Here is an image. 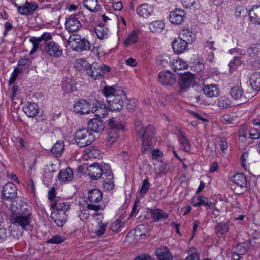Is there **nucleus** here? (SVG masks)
Masks as SVG:
<instances>
[{
    "label": "nucleus",
    "mask_w": 260,
    "mask_h": 260,
    "mask_svg": "<svg viewBox=\"0 0 260 260\" xmlns=\"http://www.w3.org/2000/svg\"><path fill=\"white\" fill-rule=\"evenodd\" d=\"M30 41L33 45L30 54L35 53L39 47L43 48L44 52L51 57L58 58L62 54V48L52 40V36L49 32H44L41 37L35 38Z\"/></svg>",
    "instance_id": "obj_1"
},
{
    "label": "nucleus",
    "mask_w": 260,
    "mask_h": 260,
    "mask_svg": "<svg viewBox=\"0 0 260 260\" xmlns=\"http://www.w3.org/2000/svg\"><path fill=\"white\" fill-rule=\"evenodd\" d=\"M108 125L109 131L106 139V142L107 145L110 146L117 140L118 132L124 131V118L120 120L118 117H112L108 120Z\"/></svg>",
    "instance_id": "obj_2"
},
{
    "label": "nucleus",
    "mask_w": 260,
    "mask_h": 260,
    "mask_svg": "<svg viewBox=\"0 0 260 260\" xmlns=\"http://www.w3.org/2000/svg\"><path fill=\"white\" fill-rule=\"evenodd\" d=\"M88 175L92 180L101 178L102 175H110L111 170L110 165L104 164L93 163L87 168Z\"/></svg>",
    "instance_id": "obj_3"
},
{
    "label": "nucleus",
    "mask_w": 260,
    "mask_h": 260,
    "mask_svg": "<svg viewBox=\"0 0 260 260\" xmlns=\"http://www.w3.org/2000/svg\"><path fill=\"white\" fill-rule=\"evenodd\" d=\"M68 44L74 50L77 52L89 50L90 48L89 42L78 35L71 36L68 40Z\"/></svg>",
    "instance_id": "obj_4"
},
{
    "label": "nucleus",
    "mask_w": 260,
    "mask_h": 260,
    "mask_svg": "<svg viewBox=\"0 0 260 260\" xmlns=\"http://www.w3.org/2000/svg\"><path fill=\"white\" fill-rule=\"evenodd\" d=\"M110 71V68L104 64L93 62L87 68V74L94 79H101L103 77L106 72Z\"/></svg>",
    "instance_id": "obj_5"
},
{
    "label": "nucleus",
    "mask_w": 260,
    "mask_h": 260,
    "mask_svg": "<svg viewBox=\"0 0 260 260\" xmlns=\"http://www.w3.org/2000/svg\"><path fill=\"white\" fill-rule=\"evenodd\" d=\"M75 136L76 141L81 147L90 145L94 140V135L86 128L79 129Z\"/></svg>",
    "instance_id": "obj_6"
},
{
    "label": "nucleus",
    "mask_w": 260,
    "mask_h": 260,
    "mask_svg": "<svg viewBox=\"0 0 260 260\" xmlns=\"http://www.w3.org/2000/svg\"><path fill=\"white\" fill-rule=\"evenodd\" d=\"M102 198V193L99 189L95 188L89 190L88 193V200L90 203L87 205L88 209L94 211L101 209V206L96 204L101 202Z\"/></svg>",
    "instance_id": "obj_7"
},
{
    "label": "nucleus",
    "mask_w": 260,
    "mask_h": 260,
    "mask_svg": "<svg viewBox=\"0 0 260 260\" xmlns=\"http://www.w3.org/2000/svg\"><path fill=\"white\" fill-rule=\"evenodd\" d=\"M155 134V128L152 125H148L144 129L141 138L142 139V151L147 153L151 146V139Z\"/></svg>",
    "instance_id": "obj_8"
},
{
    "label": "nucleus",
    "mask_w": 260,
    "mask_h": 260,
    "mask_svg": "<svg viewBox=\"0 0 260 260\" xmlns=\"http://www.w3.org/2000/svg\"><path fill=\"white\" fill-rule=\"evenodd\" d=\"M81 16L82 14H79L69 16L65 23L66 29L70 32H76L79 30L82 26L80 22Z\"/></svg>",
    "instance_id": "obj_9"
},
{
    "label": "nucleus",
    "mask_w": 260,
    "mask_h": 260,
    "mask_svg": "<svg viewBox=\"0 0 260 260\" xmlns=\"http://www.w3.org/2000/svg\"><path fill=\"white\" fill-rule=\"evenodd\" d=\"M22 5L15 1L12 2V4L17 8L18 13L21 15H31L38 8V4L35 2H28L25 1Z\"/></svg>",
    "instance_id": "obj_10"
},
{
    "label": "nucleus",
    "mask_w": 260,
    "mask_h": 260,
    "mask_svg": "<svg viewBox=\"0 0 260 260\" xmlns=\"http://www.w3.org/2000/svg\"><path fill=\"white\" fill-rule=\"evenodd\" d=\"M2 196L5 201H10L11 203L15 201L17 197V188L12 182H9L3 187Z\"/></svg>",
    "instance_id": "obj_11"
},
{
    "label": "nucleus",
    "mask_w": 260,
    "mask_h": 260,
    "mask_svg": "<svg viewBox=\"0 0 260 260\" xmlns=\"http://www.w3.org/2000/svg\"><path fill=\"white\" fill-rule=\"evenodd\" d=\"M14 215H22L30 214L28 212L26 203L23 202L21 199H17L11 203L10 208Z\"/></svg>",
    "instance_id": "obj_12"
},
{
    "label": "nucleus",
    "mask_w": 260,
    "mask_h": 260,
    "mask_svg": "<svg viewBox=\"0 0 260 260\" xmlns=\"http://www.w3.org/2000/svg\"><path fill=\"white\" fill-rule=\"evenodd\" d=\"M158 80L163 85L170 86L173 85L176 81L175 75L169 71H164L159 72L158 75Z\"/></svg>",
    "instance_id": "obj_13"
},
{
    "label": "nucleus",
    "mask_w": 260,
    "mask_h": 260,
    "mask_svg": "<svg viewBox=\"0 0 260 260\" xmlns=\"http://www.w3.org/2000/svg\"><path fill=\"white\" fill-rule=\"evenodd\" d=\"M194 79V74L186 72L180 76L178 84L182 91H186L192 84Z\"/></svg>",
    "instance_id": "obj_14"
},
{
    "label": "nucleus",
    "mask_w": 260,
    "mask_h": 260,
    "mask_svg": "<svg viewBox=\"0 0 260 260\" xmlns=\"http://www.w3.org/2000/svg\"><path fill=\"white\" fill-rule=\"evenodd\" d=\"M90 103L84 100H79L74 105L75 113L83 115L88 114L90 111Z\"/></svg>",
    "instance_id": "obj_15"
},
{
    "label": "nucleus",
    "mask_w": 260,
    "mask_h": 260,
    "mask_svg": "<svg viewBox=\"0 0 260 260\" xmlns=\"http://www.w3.org/2000/svg\"><path fill=\"white\" fill-rule=\"evenodd\" d=\"M108 107L112 111H119L123 106V102L121 97L118 95L110 96V99L107 101Z\"/></svg>",
    "instance_id": "obj_16"
},
{
    "label": "nucleus",
    "mask_w": 260,
    "mask_h": 260,
    "mask_svg": "<svg viewBox=\"0 0 260 260\" xmlns=\"http://www.w3.org/2000/svg\"><path fill=\"white\" fill-rule=\"evenodd\" d=\"M232 98L235 100H238L241 103H244L247 101V98L245 93L240 85H237L232 87L230 91Z\"/></svg>",
    "instance_id": "obj_17"
},
{
    "label": "nucleus",
    "mask_w": 260,
    "mask_h": 260,
    "mask_svg": "<svg viewBox=\"0 0 260 260\" xmlns=\"http://www.w3.org/2000/svg\"><path fill=\"white\" fill-rule=\"evenodd\" d=\"M154 7L149 4H143L138 6L137 8V14L144 18H148L153 14Z\"/></svg>",
    "instance_id": "obj_18"
},
{
    "label": "nucleus",
    "mask_w": 260,
    "mask_h": 260,
    "mask_svg": "<svg viewBox=\"0 0 260 260\" xmlns=\"http://www.w3.org/2000/svg\"><path fill=\"white\" fill-rule=\"evenodd\" d=\"M184 17L185 12L184 11L176 9L170 12L169 18L172 24L179 25L183 21Z\"/></svg>",
    "instance_id": "obj_19"
},
{
    "label": "nucleus",
    "mask_w": 260,
    "mask_h": 260,
    "mask_svg": "<svg viewBox=\"0 0 260 260\" xmlns=\"http://www.w3.org/2000/svg\"><path fill=\"white\" fill-rule=\"evenodd\" d=\"M104 127L103 122L100 119H91L88 122V129L94 133H99L103 132Z\"/></svg>",
    "instance_id": "obj_20"
},
{
    "label": "nucleus",
    "mask_w": 260,
    "mask_h": 260,
    "mask_svg": "<svg viewBox=\"0 0 260 260\" xmlns=\"http://www.w3.org/2000/svg\"><path fill=\"white\" fill-rule=\"evenodd\" d=\"M51 217L59 226H62L67 219V212L54 211L51 213Z\"/></svg>",
    "instance_id": "obj_21"
},
{
    "label": "nucleus",
    "mask_w": 260,
    "mask_h": 260,
    "mask_svg": "<svg viewBox=\"0 0 260 260\" xmlns=\"http://www.w3.org/2000/svg\"><path fill=\"white\" fill-rule=\"evenodd\" d=\"M23 110L28 117H34L39 113V109L37 104L28 102L23 107Z\"/></svg>",
    "instance_id": "obj_22"
},
{
    "label": "nucleus",
    "mask_w": 260,
    "mask_h": 260,
    "mask_svg": "<svg viewBox=\"0 0 260 260\" xmlns=\"http://www.w3.org/2000/svg\"><path fill=\"white\" fill-rule=\"evenodd\" d=\"M172 45L174 52L181 54L187 50L188 43L179 38L172 42Z\"/></svg>",
    "instance_id": "obj_23"
},
{
    "label": "nucleus",
    "mask_w": 260,
    "mask_h": 260,
    "mask_svg": "<svg viewBox=\"0 0 260 260\" xmlns=\"http://www.w3.org/2000/svg\"><path fill=\"white\" fill-rule=\"evenodd\" d=\"M192 205L193 207L204 206L210 208L214 207V204L209 202V199L204 196L193 197L192 199Z\"/></svg>",
    "instance_id": "obj_24"
},
{
    "label": "nucleus",
    "mask_w": 260,
    "mask_h": 260,
    "mask_svg": "<svg viewBox=\"0 0 260 260\" xmlns=\"http://www.w3.org/2000/svg\"><path fill=\"white\" fill-rule=\"evenodd\" d=\"M149 212L154 222L165 220L169 217L168 213L159 209H151L149 210Z\"/></svg>",
    "instance_id": "obj_25"
},
{
    "label": "nucleus",
    "mask_w": 260,
    "mask_h": 260,
    "mask_svg": "<svg viewBox=\"0 0 260 260\" xmlns=\"http://www.w3.org/2000/svg\"><path fill=\"white\" fill-rule=\"evenodd\" d=\"M58 178L60 182H67L72 181L74 178L73 170L68 168L60 170L58 175Z\"/></svg>",
    "instance_id": "obj_26"
},
{
    "label": "nucleus",
    "mask_w": 260,
    "mask_h": 260,
    "mask_svg": "<svg viewBox=\"0 0 260 260\" xmlns=\"http://www.w3.org/2000/svg\"><path fill=\"white\" fill-rule=\"evenodd\" d=\"M50 206L51 208H55L56 211L67 212L70 205L61 199H57L55 202L52 201Z\"/></svg>",
    "instance_id": "obj_27"
},
{
    "label": "nucleus",
    "mask_w": 260,
    "mask_h": 260,
    "mask_svg": "<svg viewBox=\"0 0 260 260\" xmlns=\"http://www.w3.org/2000/svg\"><path fill=\"white\" fill-rule=\"evenodd\" d=\"M91 112L99 118H105L108 115V111L105 108V106L104 105L103 107L102 105L100 102L95 103V106L91 108Z\"/></svg>",
    "instance_id": "obj_28"
},
{
    "label": "nucleus",
    "mask_w": 260,
    "mask_h": 260,
    "mask_svg": "<svg viewBox=\"0 0 260 260\" xmlns=\"http://www.w3.org/2000/svg\"><path fill=\"white\" fill-rule=\"evenodd\" d=\"M179 38L190 44L195 40L196 35L189 29L183 28L180 32Z\"/></svg>",
    "instance_id": "obj_29"
},
{
    "label": "nucleus",
    "mask_w": 260,
    "mask_h": 260,
    "mask_svg": "<svg viewBox=\"0 0 260 260\" xmlns=\"http://www.w3.org/2000/svg\"><path fill=\"white\" fill-rule=\"evenodd\" d=\"M155 255L158 260H172V256L168 248L166 247H161L155 250Z\"/></svg>",
    "instance_id": "obj_30"
},
{
    "label": "nucleus",
    "mask_w": 260,
    "mask_h": 260,
    "mask_svg": "<svg viewBox=\"0 0 260 260\" xmlns=\"http://www.w3.org/2000/svg\"><path fill=\"white\" fill-rule=\"evenodd\" d=\"M250 21L255 24L260 25V6H254L249 13Z\"/></svg>",
    "instance_id": "obj_31"
},
{
    "label": "nucleus",
    "mask_w": 260,
    "mask_h": 260,
    "mask_svg": "<svg viewBox=\"0 0 260 260\" xmlns=\"http://www.w3.org/2000/svg\"><path fill=\"white\" fill-rule=\"evenodd\" d=\"M203 90L204 93L210 98L217 96L219 94V91L217 85L213 84L205 85Z\"/></svg>",
    "instance_id": "obj_32"
},
{
    "label": "nucleus",
    "mask_w": 260,
    "mask_h": 260,
    "mask_svg": "<svg viewBox=\"0 0 260 260\" xmlns=\"http://www.w3.org/2000/svg\"><path fill=\"white\" fill-rule=\"evenodd\" d=\"M252 89L255 91L260 90V73L255 72L252 74L249 79Z\"/></svg>",
    "instance_id": "obj_33"
},
{
    "label": "nucleus",
    "mask_w": 260,
    "mask_h": 260,
    "mask_svg": "<svg viewBox=\"0 0 260 260\" xmlns=\"http://www.w3.org/2000/svg\"><path fill=\"white\" fill-rule=\"evenodd\" d=\"M30 216V214L17 215L14 217V223L24 228L29 223Z\"/></svg>",
    "instance_id": "obj_34"
},
{
    "label": "nucleus",
    "mask_w": 260,
    "mask_h": 260,
    "mask_svg": "<svg viewBox=\"0 0 260 260\" xmlns=\"http://www.w3.org/2000/svg\"><path fill=\"white\" fill-rule=\"evenodd\" d=\"M94 31L98 38L101 40L107 39L109 36V29L103 25H98L94 28Z\"/></svg>",
    "instance_id": "obj_35"
},
{
    "label": "nucleus",
    "mask_w": 260,
    "mask_h": 260,
    "mask_svg": "<svg viewBox=\"0 0 260 260\" xmlns=\"http://www.w3.org/2000/svg\"><path fill=\"white\" fill-rule=\"evenodd\" d=\"M232 181L241 187H244L247 185L246 178L242 173L234 175L232 178Z\"/></svg>",
    "instance_id": "obj_36"
},
{
    "label": "nucleus",
    "mask_w": 260,
    "mask_h": 260,
    "mask_svg": "<svg viewBox=\"0 0 260 260\" xmlns=\"http://www.w3.org/2000/svg\"><path fill=\"white\" fill-rule=\"evenodd\" d=\"M231 100L226 96H221L217 99V106L220 109H228L232 106Z\"/></svg>",
    "instance_id": "obj_37"
},
{
    "label": "nucleus",
    "mask_w": 260,
    "mask_h": 260,
    "mask_svg": "<svg viewBox=\"0 0 260 260\" xmlns=\"http://www.w3.org/2000/svg\"><path fill=\"white\" fill-rule=\"evenodd\" d=\"M230 224L229 221H226L223 222H216V224L215 226V232L221 234H226L229 231Z\"/></svg>",
    "instance_id": "obj_38"
},
{
    "label": "nucleus",
    "mask_w": 260,
    "mask_h": 260,
    "mask_svg": "<svg viewBox=\"0 0 260 260\" xmlns=\"http://www.w3.org/2000/svg\"><path fill=\"white\" fill-rule=\"evenodd\" d=\"M64 144L62 141H57L51 149V153L55 157L60 156L64 151Z\"/></svg>",
    "instance_id": "obj_39"
},
{
    "label": "nucleus",
    "mask_w": 260,
    "mask_h": 260,
    "mask_svg": "<svg viewBox=\"0 0 260 260\" xmlns=\"http://www.w3.org/2000/svg\"><path fill=\"white\" fill-rule=\"evenodd\" d=\"M150 31L153 33H159L165 28V24L161 21H154L149 24Z\"/></svg>",
    "instance_id": "obj_40"
},
{
    "label": "nucleus",
    "mask_w": 260,
    "mask_h": 260,
    "mask_svg": "<svg viewBox=\"0 0 260 260\" xmlns=\"http://www.w3.org/2000/svg\"><path fill=\"white\" fill-rule=\"evenodd\" d=\"M83 6L91 12H95L100 9L97 0H83Z\"/></svg>",
    "instance_id": "obj_41"
},
{
    "label": "nucleus",
    "mask_w": 260,
    "mask_h": 260,
    "mask_svg": "<svg viewBox=\"0 0 260 260\" xmlns=\"http://www.w3.org/2000/svg\"><path fill=\"white\" fill-rule=\"evenodd\" d=\"M157 63L164 68H166L171 64L172 60L170 56L167 54L158 56L156 58Z\"/></svg>",
    "instance_id": "obj_42"
},
{
    "label": "nucleus",
    "mask_w": 260,
    "mask_h": 260,
    "mask_svg": "<svg viewBox=\"0 0 260 260\" xmlns=\"http://www.w3.org/2000/svg\"><path fill=\"white\" fill-rule=\"evenodd\" d=\"M188 67V64L183 60L179 59L174 60L172 62V68L174 71H179L181 70L186 69Z\"/></svg>",
    "instance_id": "obj_43"
},
{
    "label": "nucleus",
    "mask_w": 260,
    "mask_h": 260,
    "mask_svg": "<svg viewBox=\"0 0 260 260\" xmlns=\"http://www.w3.org/2000/svg\"><path fill=\"white\" fill-rule=\"evenodd\" d=\"M178 140L181 145V149L184 151L189 152L190 150V145L187 138L180 133L178 136Z\"/></svg>",
    "instance_id": "obj_44"
},
{
    "label": "nucleus",
    "mask_w": 260,
    "mask_h": 260,
    "mask_svg": "<svg viewBox=\"0 0 260 260\" xmlns=\"http://www.w3.org/2000/svg\"><path fill=\"white\" fill-rule=\"evenodd\" d=\"M139 30H134L125 40L124 43L125 45H130L138 41Z\"/></svg>",
    "instance_id": "obj_45"
},
{
    "label": "nucleus",
    "mask_w": 260,
    "mask_h": 260,
    "mask_svg": "<svg viewBox=\"0 0 260 260\" xmlns=\"http://www.w3.org/2000/svg\"><path fill=\"white\" fill-rule=\"evenodd\" d=\"M247 52L252 57L260 56V44L256 43L251 45L247 49Z\"/></svg>",
    "instance_id": "obj_46"
},
{
    "label": "nucleus",
    "mask_w": 260,
    "mask_h": 260,
    "mask_svg": "<svg viewBox=\"0 0 260 260\" xmlns=\"http://www.w3.org/2000/svg\"><path fill=\"white\" fill-rule=\"evenodd\" d=\"M87 61L83 58L77 59L75 62V67L79 71H86L87 68H89V66Z\"/></svg>",
    "instance_id": "obj_47"
},
{
    "label": "nucleus",
    "mask_w": 260,
    "mask_h": 260,
    "mask_svg": "<svg viewBox=\"0 0 260 260\" xmlns=\"http://www.w3.org/2000/svg\"><path fill=\"white\" fill-rule=\"evenodd\" d=\"M107 178L104 179L103 186L105 190H111L113 189L114 184L113 181V176L112 173L110 175H105Z\"/></svg>",
    "instance_id": "obj_48"
},
{
    "label": "nucleus",
    "mask_w": 260,
    "mask_h": 260,
    "mask_svg": "<svg viewBox=\"0 0 260 260\" xmlns=\"http://www.w3.org/2000/svg\"><path fill=\"white\" fill-rule=\"evenodd\" d=\"M247 251V248L245 246V244L241 243L237 245L233 248L232 253H238L241 255L245 254Z\"/></svg>",
    "instance_id": "obj_49"
},
{
    "label": "nucleus",
    "mask_w": 260,
    "mask_h": 260,
    "mask_svg": "<svg viewBox=\"0 0 260 260\" xmlns=\"http://www.w3.org/2000/svg\"><path fill=\"white\" fill-rule=\"evenodd\" d=\"M242 60L239 57H235L232 59L229 63L230 71L231 72L236 70L237 67L240 66L242 64Z\"/></svg>",
    "instance_id": "obj_50"
},
{
    "label": "nucleus",
    "mask_w": 260,
    "mask_h": 260,
    "mask_svg": "<svg viewBox=\"0 0 260 260\" xmlns=\"http://www.w3.org/2000/svg\"><path fill=\"white\" fill-rule=\"evenodd\" d=\"M116 90L112 86H105L103 90L104 95L107 98V101L110 99V96L116 95Z\"/></svg>",
    "instance_id": "obj_51"
},
{
    "label": "nucleus",
    "mask_w": 260,
    "mask_h": 260,
    "mask_svg": "<svg viewBox=\"0 0 260 260\" xmlns=\"http://www.w3.org/2000/svg\"><path fill=\"white\" fill-rule=\"evenodd\" d=\"M66 240V238L61 236L56 235L47 241L48 243L60 244Z\"/></svg>",
    "instance_id": "obj_52"
},
{
    "label": "nucleus",
    "mask_w": 260,
    "mask_h": 260,
    "mask_svg": "<svg viewBox=\"0 0 260 260\" xmlns=\"http://www.w3.org/2000/svg\"><path fill=\"white\" fill-rule=\"evenodd\" d=\"M150 183L147 179H144L142 182V185L140 190L141 194L144 195L147 193L149 189Z\"/></svg>",
    "instance_id": "obj_53"
},
{
    "label": "nucleus",
    "mask_w": 260,
    "mask_h": 260,
    "mask_svg": "<svg viewBox=\"0 0 260 260\" xmlns=\"http://www.w3.org/2000/svg\"><path fill=\"white\" fill-rule=\"evenodd\" d=\"M249 138L252 140L260 138V130L257 128H251L249 131Z\"/></svg>",
    "instance_id": "obj_54"
},
{
    "label": "nucleus",
    "mask_w": 260,
    "mask_h": 260,
    "mask_svg": "<svg viewBox=\"0 0 260 260\" xmlns=\"http://www.w3.org/2000/svg\"><path fill=\"white\" fill-rule=\"evenodd\" d=\"M135 125L136 127V131L137 134L140 135V137L141 138L144 131V126L143 125L141 121L139 120L135 122Z\"/></svg>",
    "instance_id": "obj_55"
},
{
    "label": "nucleus",
    "mask_w": 260,
    "mask_h": 260,
    "mask_svg": "<svg viewBox=\"0 0 260 260\" xmlns=\"http://www.w3.org/2000/svg\"><path fill=\"white\" fill-rule=\"evenodd\" d=\"M221 120L226 124H232L234 120V116L233 114L229 113L225 114L222 115Z\"/></svg>",
    "instance_id": "obj_56"
},
{
    "label": "nucleus",
    "mask_w": 260,
    "mask_h": 260,
    "mask_svg": "<svg viewBox=\"0 0 260 260\" xmlns=\"http://www.w3.org/2000/svg\"><path fill=\"white\" fill-rule=\"evenodd\" d=\"M107 226V223L100 222L98 225V229L96 231V234L98 236H102L105 233Z\"/></svg>",
    "instance_id": "obj_57"
},
{
    "label": "nucleus",
    "mask_w": 260,
    "mask_h": 260,
    "mask_svg": "<svg viewBox=\"0 0 260 260\" xmlns=\"http://www.w3.org/2000/svg\"><path fill=\"white\" fill-rule=\"evenodd\" d=\"M205 48L206 49H209L210 51H213L215 50L216 49V47H215L214 41L212 40L211 38L210 40L206 42L205 44Z\"/></svg>",
    "instance_id": "obj_58"
},
{
    "label": "nucleus",
    "mask_w": 260,
    "mask_h": 260,
    "mask_svg": "<svg viewBox=\"0 0 260 260\" xmlns=\"http://www.w3.org/2000/svg\"><path fill=\"white\" fill-rule=\"evenodd\" d=\"M7 237V232L4 226L0 224V243L4 242Z\"/></svg>",
    "instance_id": "obj_59"
},
{
    "label": "nucleus",
    "mask_w": 260,
    "mask_h": 260,
    "mask_svg": "<svg viewBox=\"0 0 260 260\" xmlns=\"http://www.w3.org/2000/svg\"><path fill=\"white\" fill-rule=\"evenodd\" d=\"M248 157V153L244 152L241 156V166L245 170H247L246 159Z\"/></svg>",
    "instance_id": "obj_60"
},
{
    "label": "nucleus",
    "mask_w": 260,
    "mask_h": 260,
    "mask_svg": "<svg viewBox=\"0 0 260 260\" xmlns=\"http://www.w3.org/2000/svg\"><path fill=\"white\" fill-rule=\"evenodd\" d=\"M48 199L50 201L51 203L52 202H55V200L57 199L54 198H55V190L54 187H51L48 191Z\"/></svg>",
    "instance_id": "obj_61"
},
{
    "label": "nucleus",
    "mask_w": 260,
    "mask_h": 260,
    "mask_svg": "<svg viewBox=\"0 0 260 260\" xmlns=\"http://www.w3.org/2000/svg\"><path fill=\"white\" fill-rule=\"evenodd\" d=\"M151 156L153 159H157L163 156L162 152L158 149H154L152 151Z\"/></svg>",
    "instance_id": "obj_62"
},
{
    "label": "nucleus",
    "mask_w": 260,
    "mask_h": 260,
    "mask_svg": "<svg viewBox=\"0 0 260 260\" xmlns=\"http://www.w3.org/2000/svg\"><path fill=\"white\" fill-rule=\"evenodd\" d=\"M121 223L118 220L113 222L111 225V229L114 232H116L121 227Z\"/></svg>",
    "instance_id": "obj_63"
},
{
    "label": "nucleus",
    "mask_w": 260,
    "mask_h": 260,
    "mask_svg": "<svg viewBox=\"0 0 260 260\" xmlns=\"http://www.w3.org/2000/svg\"><path fill=\"white\" fill-rule=\"evenodd\" d=\"M134 260H153L149 255L143 254L136 257Z\"/></svg>",
    "instance_id": "obj_64"
}]
</instances>
